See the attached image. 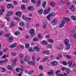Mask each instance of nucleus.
Here are the masks:
<instances>
[{"label": "nucleus", "mask_w": 76, "mask_h": 76, "mask_svg": "<svg viewBox=\"0 0 76 76\" xmlns=\"http://www.w3.org/2000/svg\"><path fill=\"white\" fill-rule=\"evenodd\" d=\"M3 33L4 32L3 31H1L0 33V36H1L3 34Z\"/></svg>", "instance_id": "61"}, {"label": "nucleus", "mask_w": 76, "mask_h": 76, "mask_svg": "<svg viewBox=\"0 0 76 76\" xmlns=\"http://www.w3.org/2000/svg\"><path fill=\"white\" fill-rule=\"evenodd\" d=\"M62 64L63 65L66 66V65L67 64V63L66 62V61H63L62 62Z\"/></svg>", "instance_id": "53"}, {"label": "nucleus", "mask_w": 76, "mask_h": 76, "mask_svg": "<svg viewBox=\"0 0 76 76\" xmlns=\"http://www.w3.org/2000/svg\"><path fill=\"white\" fill-rule=\"evenodd\" d=\"M13 11H11L8 12L7 15H6L5 17V19L7 20H10V16L12 15H13Z\"/></svg>", "instance_id": "1"}, {"label": "nucleus", "mask_w": 76, "mask_h": 76, "mask_svg": "<svg viewBox=\"0 0 76 76\" xmlns=\"http://www.w3.org/2000/svg\"><path fill=\"white\" fill-rule=\"evenodd\" d=\"M70 10L71 11L73 12L74 11V6L73 5H71L70 8Z\"/></svg>", "instance_id": "26"}, {"label": "nucleus", "mask_w": 76, "mask_h": 76, "mask_svg": "<svg viewBox=\"0 0 76 76\" xmlns=\"http://www.w3.org/2000/svg\"><path fill=\"white\" fill-rule=\"evenodd\" d=\"M56 22H57V20L56 19H54L53 20V21L51 22V23L52 25H54L56 24Z\"/></svg>", "instance_id": "22"}, {"label": "nucleus", "mask_w": 76, "mask_h": 76, "mask_svg": "<svg viewBox=\"0 0 76 76\" xmlns=\"http://www.w3.org/2000/svg\"><path fill=\"white\" fill-rule=\"evenodd\" d=\"M58 56L56 57V59L58 60H60L59 58H61L62 57V55H61V53H58Z\"/></svg>", "instance_id": "11"}, {"label": "nucleus", "mask_w": 76, "mask_h": 76, "mask_svg": "<svg viewBox=\"0 0 76 76\" xmlns=\"http://www.w3.org/2000/svg\"><path fill=\"white\" fill-rule=\"evenodd\" d=\"M66 70L67 74H69V72H73V71H70V69L69 68H66Z\"/></svg>", "instance_id": "23"}, {"label": "nucleus", "mask_w": 76, "mask_h": 76, "mask_svg": "<svg viewBox=\"0 0 76 76\" xmlns=\"http://www.w3.org/2000/svg\"><path fill=\"white\" fill-rule=\"evenodd\" d=\"M0 69H2V70L1 71V72L3 73L4 72H6V69L4 68V67H0Z\"/></svg>", "instance_id": "30"}, {"label": "nucleus", "mask_w": 76, "mask_h": 76, "mask_svg": "<svg viewBox=\"0 0 76 76\" xmlns=\"http://www.w3.org/2000/svg\"><path fill=\"white\" fill-rule=\"evenodd\" d=\"M31 1L34 4H36V3H37V1L35 0H31Z\"/></svg>", "instance_id": "56"}, {"label": "nucleus", "mask_w": 76, "mask_h": 76, "mask_svg": "<svg viewBox=\"0 0 76 76\" xmlns=\"http://www.w3.org/2000/svg\"><path fill=\"white\" fill-rule=\"evenodd\" d=\"M16 16H20L22 15V13L21 12L19 11H17L16 12Z\"/></svg>", "instance_id": "19"}, {"label": "nucleus", "mask_w": 76, "mask_h": 76, "mask_svg": "<svg viewBox=\"0 0 76 76\" xmlns=\"http://www.w3.org/2000/svg\"><path fill=\"white\" fill-rule=\"evenodd\" d=\"M21 7L22 10H25V6L23 4H21Z\"/></svg>", "instance_id": "32"}, {"label": "nucleus", "mask_w": 76, "mask_h": 76, "mask_svg": "<svg viewBox=\"0 0 76 76\" xmlns=\"http://www.w3.org/2000/svg\"><path fill=\"white\" fill-rule=\"evenodd\" d=\"M13 6L12 4H8L7 5V9H13Z\"/></svg>", "instance_id": "9"}, {"label": "nucleus", "mask_w": 76, "mask_h": 76, "mask_svg": "<svg viewBox=\"0 0 76 76\" xmlns=\"http://www.w3.org/2000/svg\"><path fill=\"white\" fill-rule=\"evenodd\" d=\"M22 18L23 19V20H26V17H25L24 15L22 16Z\"/></svg>", "instance_id": "63"}, {"label": "nucleus", "mask_w": 76, "mask_h": 76, "mask_svg": "<svg viewBox=\"0 0 76 76\" xmlns=\"http://www.w3.org/2000/svg\"><path fill=\"white\" fill-rule=\"evenodd\" d=\"M43 12V10H42V9L39 10L38 11V13L39 14V15H41V14Z\"/></svg>", "instance_id": "35"}, {"label": "nucleus", "mask_w": 76, "mask_h": 76, "mask_svg": "<svg viewBox=\"0 0 76 76\" xmlns=\"http://www.w3.org/2000/svg\"><path fill=\"white\" fill-rule=\"evenodd\" d=\"M39 68L40 70H42L44 68H43V66H41V65H39Z\"/></svg>", "instance_id": "40"}, {"label": "nucleus", "mask_w": 76, "mask_h": 76, "mask_svg": "<svg viewBox=\"0 0 76 76\" xmlns=\"http://www.w3.org/2000/svg\"><path fill=\"white\" fill-rule=\"evenodd\" d=\"M66 18L64 17H63L62 18V20H63V21H64V22H65V21H66Z\"/></svg>", "instance_id": "64"}, {"label": "nucleus", "mask_w": 76, "mask_h": 76, "mask_svg": "<svg viewBox=\"0 0 76 76\" xmlns=\"http://www.w3.org/2000/svg\"><path fill=\"white\" fill-rule=\"evenodd\" d=\"M50 4L51 6L53 7L56 6V3L54 2H52L50 3Z\"/></svg>", "instance_id": "29"}, {"label": "nucleus", "mask_w": 76, "mask_h": 76, "mask_svg": "<svg viewBox=\"0 0 76 76\" xmlns=\"http://www.w3.org/2000/svg\"><path fill=\"white\" fill-rule=\"evenodd\" d=\"M5 26V24H3V22L0 21V26L1 28H3V27H4Z\"/></svg>", "instance_id": "24"}, {"label": "nucleus", "mask_w": 76, "mask_h": 76, "mask_svg": "<svg viewBox=\"0 0 76 76\" xmlns=\"http://www.w3.org/2000/svg\"><path fill=\"white\" fill-rule=\"evenodd\" d=\"M49 58L48 57H46L44 59V60L42 61V62H45V61L48 60Z\"/></svg>", "instance_id": "27"}, {"label": "nucleus", "mask_w": 76, "mask_h": 76, "mask_svg": "<svg viewBox=\"0 0 76 76\" xmlns=\"http://www.w3.org/2000/svg\"><path fill=\"white\" fill-rule=\"evenodd\" d=\"M8 50V48H5L3 49V51H4V52H5V51H6Z\"/></svg>", "instance_id": "59"}, {"label": "nucleus", "mask_w": 76, "mask_h": 76, "mask_svg": "<svg viewBox=\"0 0 76 76\" xmlns=\"http://www.w3.org/2000/svg\"><path fill=\"white\" fill-rule=\"evenodd\" d=\"M11 55H12V56H16V53H13V52H11Z\"/></svg>", "instance_id": "49"}, {"label": "nucleus", "mask_w": 76, "mask_h": 76, "mask_svg": "<svg viewBox=\"0 0 76 76\" xmlns=\"http://www.w3.org/2000/svg\"><path fill=\"white\" fill-rule=\"evenodd\" d=\"M54 73V72L53 70H50L49 72L47 73V74L48 75H53V73Z\"/></svg>", "instance_id": "20"}, {"label": "nucleus", "mask_w": 76, "mask_h": 76, "mask_svg": "<svg viewBox=\"0 0 76 76\" xmlns=\"http://www.w3.org/2000/svg\"><path fill=\"white\" fill-rule=\"evenodd\" d=\"M25 66H22L20 69H21V71H23V69H25Z\"/></svg>", "instance_id": "43"}, {"label": "nucleus", "mask_w": 76, "mask_h": 76, "mask_svg": "<svg viewBox=\"0 0 76 76\" xmlns=\"http://www.w3.org/2000/svg\"><path fill=\"white\" fill-rule=\"evenodd\" d=\"M25 38L26 39H29V36L28 35H27L25 37Z\"/></svg>", "instance_id": "60"}, {"label": "nucleus", "mask_w": 76, "mask_h": 76, "mask_svg": "<svg viewBox=\"0 0 76 76\" xmlns=\"http://www.w3.org/2000/svg\"><path fill=\"white\" fill-rule=\"evenodd\" d=\"M46 4H47V2H46V1H44L42 6L43 8H45V7L46 6Z\"/></svg>", "instance_id": "28"}, {"label": "nucleus", "mask_w": 76, "mask_h": 76, "mask_svg": "<svg viewBox=\"0 0 76 76\" xmlns=\"http://www.w3.org/2000/svg\"><path fill=\"white\" fill-rule=\"evenodd\" d=\"M14 34L16 36H18V35H20V32H19V31H17L15 32Z\"/></svg>", "instance_id": "25"}, {"label": "nucleus", "mask_w": 76, "mask_h": 76, "mask_svg": "<svg viewBox=\"0 0 76 76\" xmlns=\"http://www.w3.org/2000/svg\"><path fill=\"white\" fill-rule=\"evenodd\" d=\"M43 53L45 54H47V55H48L49 54H50V52H49V51H48V50L44 51L43 52Z\"/></svg>", "instance_id": "31"}, {"label": "nucleus", "mask_w": 76, "mask_h": 76, "mask_svg": "<svg viewBox=\"0 0 76 76\" xmlns=\"http://www.w3.org/2000/svg\"><path fill=\"white\" fill-rule=\"evenodd\" d=\"M17 45V44L16 43H14V44L10 45V48H14V47H16Z\"/></svg>", "instance_id": "18"}, {"label": "nucleus", "mask_w": 76, "mask_h": 76, "mask_svg": "<svg viewBox=\"0 0 76 76\" xmlns=\"http://www.w3.org/2000/svg\"><path fill=\"white\" fill-rule=\"evenodd\" d=\"M41 1L40 0H38L36 3L37 7H39L40 6V4Z\"/></svg>", "instance_id": "17"}, {"label": "nucleus", "mask_w": 76, "mask_h": 76, "mask_svg": "<svg viewBox=\"0 0 76 76\" xmlns=\"http://www.w3.org/2000/svg\"><path fill=\"white\" fill-rule=\"evenodd\" d=\"M8 39L9 40V42H11L12 40H13V38L12 37H9Z\"/></svg>", "instance_id": "21"}, {"label": "nucleus", "mask_w": 76, "mask_h": 76, "mask_svg": "<svg viewBox=\"0 0 76 76\" xmlns=\"http://www.w3.org/2000/svg\"><path fill=\"white\" fill-rule=\"evenodd\" d=\"M28 10L30 11H34V8L32 6H29L28 7Z\"/></svg>", "instance_id": "10"}, {"label": "nucleus", "mask_w": 76, "mask_h": 76, "mask_svg": "<svg viewBox=\"0 0 76 76\" xmlns=\"http://www.w3.org/2000/svg\"><path fill=\"white\" fill-rule=\"evenodd\" d=\"M7 69L8 70H11L12 71H13V69L12 68V67L10 65H8L7 66Z\"/></svg>", "instance_id": "14"}, {"label": "nucleus", "mask_w": 76, "mask_h": 76, "mask_svg": "<svg viewBox=\"0 0 76 76\" xmlns=\"http://www.w3.org/2000/svg\"><path fill=\"white\" fill-rule=\"evenodd\" d=\"M66 69V68L64 67H62L61 68V70L62 71H64V70Z\"/></svg>", "instance_id": "50"}, {"label": "nucleus", "mask_w": 76, "mask_h": 76, "mask_svg": "<svg viewBox=\"0 0 76 76\" xmlns=\"http://www.w3.org/2000/svg\"><path fill=\"white\" fill-rule=\"evenodd\" d=\"M26 20L27 22H29L31 20V18H27Z\"/></svg>", "instance_id": "45"}, {"label": "nucleus", "mask_w": 76, "mask_h": 76, "mask_svg": "<svg viewBox=\"0 0 76 76\" xmlns=\"http://www.w3.org/2000/svg\"><path fill=\"white\" fill-rule=\"evenodd\" d=\"M50 17H51V16L50 15V14H49L48 15L46 16L47 19L48 20H50Z\"/></svg>", "instance_id": "41"}, {"label": "nucleus", "mask_w": 76, "mask_h": 76, "mask_svg": "<svg viewBox=\"0 0 76 76\" xmlns=\"http://www.w3.org/2000/svg\"><path fill=\"white\" fill-rule=\"evenodd\" d=\"M42 44L43 45H46L47 43V42H45L44 40L42 41L41 42Z\"/></svg>", "instance_id": "34"}, {"label": "nucleus", "mask_w": 76, "mask_h": 76, "mask_svg": "<svg viewBox=\"0 0 76 76\" xmlns=\"http://www.w3.org/2000/svg\"><path fill=\"white\" fill-rule=\"evenodd\" d=\"M8 59L7 58H5V60H2L0 61V65L3 64V63L5 64H7L8 63Z\"/></svg>", "instance_id": "5"}, {"label": "nucleus", "mask_w": 76, "mask_h": 76, "mask_svg": "<svg viewBox=\"0 0 76 76\" xmlns=\"http://www.w3.org/2000/svg\"><path fill=\"white\" fill-rule=\"evenodd\" d=\"M49 42H50V43H53L54 42V40L52 39H50L48 40Z\"/></svg>", "instance_id": "46"}, {"label": "nucleus", "mask_w": 76, "mask_h": 76, "mask_svg": "<svg viewBox=\"0 0 76 76\" xmlns=\"http://www.w3.org/2000/svg\"><path fill=\"white\" fill-rule=\"evenodd\" d=\"M24 60L26 62H28V58H27V57H26L25 58Z\"/></svg>", "instance_id": "54"}, {"label": "nucleus", "mask_w": 76, "mask_h": 76, "mask_svg": "<svg viewBox=\"0 0 76 76\" xmlns=\"http://www.w3.org/2000/svg\"><path fill=\"white\" fill-rule=\"evenodd\" d=\"M14 19L15 20H16L17 22H19L20 21V18H17L16 17H15Z\"/></svg>", "instance_id": "33"}, {"label": "nucleus", "mask_w": 76, "mask_h": 76, "mask_svg": "<svg viewBox=\"0 0 76 76\" xmlns=\"http://www.w3.org/2000/svg\"><path fill=\"white\" fill-rule=\"evenodd\" d=\"M64 43L65 45H67V46L66 48V50H69L70 49V46L69 45V40L67 39H65L64 40Z\"/></svg>", "instance_id": "2"}, {"label": "nucleus", "mask_w": 76, "mask_h": 76, "mask_svg": "<svg viewBox=\"0 0 76 76\" xmlns=\"http://www.w3.org/2000/svg\"><path fill=\"white\" fill-rule=\"evenodd\" d=\"M28 32L30 34L31 33V37H34L35 36V33H34V29H31L30 30L28 31Z\"/></svg>", "instance_id": "6"}, {"label": "nucleus", "mask_w": 76, "mask_h": 76, "mask_svg": "<svg viewBox=\"0 0 76 76\" xmlns=\"http://www.w3.org/2000/svg\"><path fill=\"white\" fill-rule=\"evenodd\" d=\"M42 38V37L41 35V34H39L38 35V38H39V39H41Z\"/></svg>", "instance_id": "57"}, {"label": "nucleus", "mask_w": 76, "mask_h": 76, "mask_svg": "<svg viewBox=\"0 0 76 76\" xmlns=\"http://www.w3.org/2000/svg\"><path fill=\"white\" fill-rule=\"evenodd\" d=\"M75 34V31L74 30H73L72 31L71 35L72 36L73 35V34Z\"/></svg>", "instance_id": "47"}, {"label": "nucleus", "mask_w": 76, "mask_h": 76, "mask_svg": "<svg viewBox=\"0 0 76 76\" xmlns=\"http://www.w3.org/2000/svg\"><path fill=\"white\" fill-rule=\"evenodd\" d=\"M64 24H65V21L62 20L60 23L59 25L60 28H62V27L64 26Z\"/></svg>", "instance_id": "8"}, {"label": "nucleus", "mask_w": 76, "mask_h": 76, "mask_svg": "<svg viewBox=\"0 0 76 76\" xmlns=\"http://www.w3.org/2000/svg\"><path fill=\"white\" fill-rule=\"evenodd\" d=\"M35 26L37 28H39V27H40V25L39 23H37L35 24Z\"/></svg>", "instance_id": "52"}, {"label": "nucleus", "mask_w": 76, "mask_h": 76, "mask_svg": "<svg viewBox=\"0 0 76 76\" xmlns=\"http://www.w3.org/2000/svg\"><path fill=\"white\" fill-rule=\"evenodd\" d=\"M70 20V18H66V22H69Z\"/></svg>", "instance_id": "55"}, {"label": "nucleus", "mask_w": 76, "mask_h": 76, "mask_svg": "<svg viewBox=\"0 0 76 76\" xmlns=\"http://www.w3.org/2000/svg\"><path fill=\"white\" fill-rule=\"evenodd\" d=\"M71 18L73 20H76V16H71Z\"/></svg>", "instance_id": "36"}, {"label": "nucleus", "mask_w": 76, "mask_h": 76, "mask_svg": "<svg viewBox=\"0 0 76 76\" xmlns=\"http://www.w3.org/2000/svg\"><path fill=\"white\" fill-rule=\"evenodd\" d=\"M25 25V24H24V23L22 21L20 22L19 23V25L20 26H23Z\"/></svg>", "instance_id": "37"}, {"label": "nucleus", "mask_w": 76, "mask_h": 76, "mask_svg": "<svg viewBox=\"0 0 76 76\" xmlns=\"http://www.w3.org/2000/svg\"><path fill=\"white\" fill-rule=\"evenodd\" d=\"M29 45H28V43H26L25 44V48H29Z\"/></svg>", "instance_id": "44"}, {"label": "nucleus", "mask_w": 76, "mask_h": 76, "mask_svg": "<svg viewBox=\"0 0 76 76\" xmlns=\"http://www.w3.org/2000/svg\"><path fill=\"white\" fill-rule=\"evenodd\" d=\"M33 41H35L36 42L38 41V38L37 37L34 38L33 39Z\"/></svg>", "instance_id": "42"}, {"label": "nucleus", "mask_w": 76, "mask_h": 76, "mask_svg": "<svg viewBox=\"0 0 76 76\" xmlns=\"http://www.w3.org/2000/svg\"><path fill=\"white\" fill-rule=\"evenodd\" d=\"M51 63L53 66H57V64H58V62L57 61H53Z\"/></svg>", "instance_id": "15"}, {"label": "nucleus", "mask_w": 76, "mask_h": 76, "mask_svg": "<svg viewBox=\"0 0 76 76\" xmlns=\"http://www.w3.org/2000/svg\"><path fill=\"white\" fill-rule=\"evenodd\" d=\"M60 73H61V72L60 71H57L56 72L57 76H63V75H60Z\"/></svg>", "instance_id": "13"}, {"label": "nucleus", "mask_w": 76, "mask_h": 76, "mask_svg": "<svg viewBox=\"0 0 76 76\" xmlns=\"http://www.w3.org/2000/svg\"><path fill=\"white\" fill-rule=\"evenodd\" d=\"M31 64L33 65L34 66H35V63L34 62V61H31Z\"/></svg>", "instance_id": "48"}, {"label": "nucleus", "mask_w": 76, "mask_h": 76, "mask_svg": "<svg viewBox=\"0 0 76 76\" xmlns=\"http://www.w3.org/2000/svg\"><path fill=\"white\" fill-rule=\"evenodd\" d=\"M1 10H0V15L1 16V15H3V12H4L5 11V9L4 7L3 6H1Z\"/></svg>", "instance_id": "7"}, {"label": "nucleus", "mask_w": 76, "mask_h": 76, "mask_svg": "<svg viewBox=\"0 0 76 76\" xmlns=\"http://www.w3.org/2000/svg\"><path fill=\"white\" fill-rule=\"evenodd\" d=\"M15 26V22H12L11 25L10 26V27H9V28H13Z\"/></svg>", "instance_id": "16"}, {"label": "nucleus", "mask_w": 76, "mask_h": 76, "mask_svg": "<svg viewBox=\"0 0 76 76\" xmlns=\"http://www.w3.org/2000/svg\"><path fill=\"white\" fill-rule=\"evenodd\" d=\"M47 27V25L45 24H44L43 25V29H45Z\"/></svg>", "instance_id": "51"}, {"label": "nucleus", "mask_w": 76, "mask_h": 76, "mask_svg": "<svg viewBox=\"0 0 76 76\" xmlns=\"http://www.w3.org/2000/svg\"><path fill=\"white\" fill-rule=\"evenodd\" d=\"M63 48V46H61L60 48H58V50H62Z\"/></svg>", "instance_id": "58"}, {"label": "nucleus", "mask_w": 76, "mask_h": 76, "mask_svg": "<svg viewBox=\"0 0 76 76\" xmlns=\"http://www.w3.org/2000/svg\"><path fill=\"white\" fill-rule=\"evenodd\" d=\"M34 50L37 51V52H39L40 51V49L38 46H35L34 48Z\"/></svg>", "instance_id": "12"}, {"label": "nucleus", "mask_w": 76, "mask_h": 76, "mask_svg": "<svg viewBox=\"0 0 76 76\" xmlns=\"http://www.w3.org/2000/svg\"><path fill=\"white\" fill-rule=\"evenodd\" d=\"M50 10H51V8L50 7H49L48 9L45 10L43 12L44 15H47V14L50 13Z\"/></svg>", "instance_id": "4"}, {"label": "nucleus", "mask_w": 76, "mask_h": 76, "mask_svg": "<svg viewBox=\"0 0 76 76\" xmlns=\"http://www.w3.org/2000/svg\"><path fill=\"white\" fill-rule=\"evenodd\" d=\"M16 72H19V70H20V68H19V67H17L16 68Z\"/></svg>", "instance_id": "62"}, {"label": "nucleus", "mask_w": 76, "mask_h": 76, "mask_svg": "<svg viewBox=\"0 0 76 76\" xmlns=\"http://www.w3.org/2000/svg\"><path fill=\"white\" fill-rule=\"evenodd\" d=\"M68 64L69 65H70V67H73L75 65V61L74 60H72V61H68Z\"/></svg>", "instance_id": "3"}, {"label": "nucleus", "mask_w": 76, "mask_h": 76, "mask_svg": "<svg viewBox=\"0 0 76 76\" xmlns=\"http://www.w3.org/2000/svg\"><path fill=\"white\" fill-rule=\"evenodd\" d=\"M49 15H50V16H55V15H56V14L55 13L53 12L50 13L49 14Z\"/></svg>", "instance_id": "39"}, {"label": "nucleus", "mask_w": 76, "mask_h": 76, "mask_svg": "<svg viewBox=\"0 0 76 76\" xmlns=\"http://www.w3.org/2000/svg\"><path fill=\"white\" fill-rule=\"evenodd\" d=\"M34 72V71L33 70L32 71H30L28 72V75H32L33 74V72Z\"/></svg>", "instance_id": "38"}]
</instances>
